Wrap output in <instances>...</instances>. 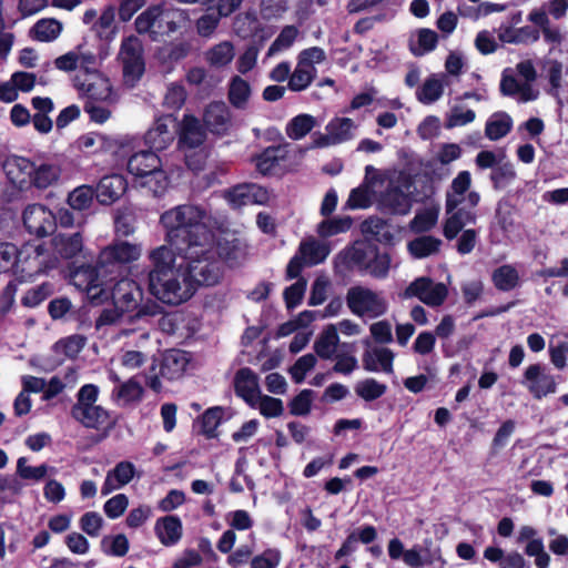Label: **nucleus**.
Returning <instances> with one entry per match:
<instances>
[{
	"mask_svg": "<svg viewBox=\"0 0 568 568\" xmlns=\"http://www.w3.org/2000/svg\"><path fill=\"white\" fill-rule=\"evenodd\" d=\"M205 210L196 205L183 204L165 211L160 222L166 230V241L182 256V270L195 286H214L224 275L222 262L214 257V250L207 248L214 237L204 222Z\"/></svg>",
	"mask_w": 568,
	"mask_h": 568,
	"instance_id": "1",
	"label": "nucleus"
},
{
	"mask_svg": "<svg viewBox=\"0 0 568 568\" xmlns=\"http://www.w3.org/2000/svg\"><path fill=\"white\" fill-rule=\"evenodd\" d=\"M141 255V248L138 244L129 243L128 241H116L113 244L104 247L98 257L97 265L90 274V281L87 286L89 296L98 297L103 290H98L103 281H100L101 275H112L120 264L136 261Z\"/></svg>",
	"mask_w": 568,
	"mask_h": 568,
	"instance_id": "2",
	"label": "nucleus"
},
{
	"mask_svg": "<svg viewBox=\"0 0 568 568\" xmlns=\"http://www.w3.org/2000/svg\"><path fill=\"white\" fill-rule=\"evenodd\" d=\"M149 273V292L160 302L168 305H180L195 294V286L186 278L182 264L178 270L156 275Z\"/></svg>",
	"mask_w": 568,
	"mask_h": 568,
	"instance_id": "3",
	"label": "nucleus"
},
{
	"mask_svg": "<svg viewBox=\"0 0 568 568\" xmlns=\"http://www.w3.org/2000/svg\"><path fill=\"white\" fill-rule=\"evenodd\" d=\"M189 22V14L184 10L165 2L144 10V33H149L153 41L186 28Z\"/></svg>",
	"mask_w": 568,
	"mask_h": 568,
	"instance_id": "4",
	"label": "nucleus"
},
{
	"mask_svg": "<svg viewBox=\"0 0 568 568\" xmlns=\"http://www.w3.org/2000/svg\"><path fill=\"white\" fill-rule=\"evenodd\" d=\"M346 304L349 311L359 317L383 316L388 308L387 301L371 288L355 285L346 294Z\"/></svg>",
	"mask_w": 568,
	"mask_h": 568,
	"instance_id": "5",
	"label": "nucleus"
},
{
	"mask_svg": "<svg viewBox=\"0 0 568 568\" xmlns=\"http://www.w3.org/2000/svg\"><path fill=\"white\" fill-rule=\"evenodd\" d=\"M118 61L122 67L123 83L134 88L142 77V40L136 36H129L122 40Z\"/></svg>",
	"mask_w": 568,
	"mask_h": 568,
	"instance_id": "6",
	"label": "nucleus"
},
{
	"mask_svg": "<svg viewBox=\"0 0 568 568\" xmlns=\"http://www.w3.org/2000/svg\"><path fill=\"white\" fill-rule=\"evenodd\" d=\"M448 296V287L442 282H434L428 276L416 277L402 293V297L418 298L430 307L442 306Z\"/></svg>",
	"mask_w": 568,
	"mask_h": 568,
	"instance_id": "7",
	"label": "nucleus"
},
{
	"mask_svg": "<svg viewBox=\"0 0 568 568\" xmlns=\"http://www.w3.org/2000/svg\"><path fill=\"white\" fill-rule=\"evenodd\" d=\"M463 199L455 197L446 192L445 210L449 216L443 225V234L447 240H454L464 229L466 223H475L476 215L464 207H458Z\"/></svg>",
	"mask_w": 568,
	"mask_h": 568,
	"instance_id": "8",
	"label": "nucleus"
},
{
	"mask_svg": "<svg viewBox=\"0 0 568 568\" xmlns=\"http://www.w3.org/2000/svg\"><path fill=\"white\" fill-rule=\"evenodd\" d=\"M135 294L142 298V288L131 280H121L113 288L112 296L121 312H129L138 308L134 315L128 316V322L132 323L135 318L142 316V307H139Z\"/></svg>",
	"mask_w": 568,
	"mask_h": 568,
	"instance_id": "9",
	"label": "nucleus"
},
{
	"mask_svg": "<svg viewBox=\"0 0 568 568\" xmlns=\"http://www.w3.org/2000/svg\"><path fill=\"white\" fill-rule=\"evenodd\" d=\"M234 393L248 406L255 407L260 394L258 376L250 367H242L236 371L233 378Z\"/></svg>",
	"mask_w": 568,
	"mask_h": 568,
	"instance_id": "10",
	"label": "nucleus"
},
{
	"mask_svg": "<svg viewBox=\"0 0 568 568\" xmlns=\"http://www.w3.org/2000/svg\"><path fill=\"white\" fill-rule=\"evenodd\" d=\"M22 219L30 234L43 237L49 234L54 215L41 204H31L23 211Z\"/></svg>",
	"mask_w": 568,
	"mask_h": 568,
	"instance_id": "11",
	"label": "nucleus"
},
{
	"mask_svg": "<svg viewBox=\"0 0 568 568\" xmlns=\"http://www.w3.org/2000/svg\"><path fill=\"white\" fill-rule=\"evenodd\" d=\"M373 253H376V244L367 241H356L353 245L343 250L338 257L347 271L357 267L361 272L365 271Z\"/></svg>",
	"mask_w": 568,
	"mask_h": 568,
	"instance_id": "12",
	"label": "nucleus"
},
{
	"mask_svg": "<svg viewBox=\"0 0 568 568\" xmlns=\"http://www.w3.org/2000/svg\"><path fill=\"white\" fill-rule=\"evenodd\" d=\"M158 359H153L151 369L155 368ZM190 359L187 353L181 349H169L159 359L160 375L169 381L181 377L186 369Z\"/></svg>",
	"mask_w": 568,
	"mask_h": 568,
	"instance_id": "13",
	"label": "nucleus"
},
{
	"mask_svg": "<svg viewBox=\"0 0 568 568\" xmlns=\"http://www.w3.org/2000/svg\"><path fill=\"white\" fill-rule=\"evenodd\" d=\"M160 163V159L152 152H148L144 149V189H146L154 197L162 196L169 185L168 178L163 170L158 169L156 165Z\"/></svg>",
	"mask_w": 568,
	"mask_h": 568,
	"instance_id": "14",
	"label": "nucleus"
},
{
	"mask_svg": "<svg viewBox=\"0 0 568 568\" xmlns=\"http://www.w3.org/2000/svg\"><path fill=\"white\" fill-rule=\"evenodd\" d=\"M524 377L529 382L528 390L536 399H541L556 392L557 383L554 376L544 374L539 364L529 365L524 373Z\"/></svg>",
	"mask_w": 568,
	"mask_h": 568,
	"instance_id": "15",
	"label": "nucleus"
},
{
	"mask_svg": "<svg viewBox=\"0 0 568 568\" xmlns=\"http://www.w3.org/2000/svg\"><path fill=\"white\" fill-rule=\"evenodd\" d=\"M203 122L212 134L224 135L227 133L231 114L226 104L222 101L211 102L204 110Z\"/></svg>",
	"mask_w": 568,
	"mask_h": 568,
	"instance_id": "16",
	"label": "nucleus"
},
{
	"mask_svg": "<svg viewBox=\"0 0 568 568\" xmlns=\"http://www.w3.org/2000/svg\"><path fill=\"white\" fill-rule=\"evenodd\" d=\"M3 171L9 181L22 190L26 185H30L34 163L27 158L12 155L6 159Z\"/></svg>",
	"mask_w": 568,
	"mask_h": 568,
	"instance_id": "17",
	"label": "nucleus"
},
{
	"mask_svg": "<svg viewBox=\"0 0 568 568\" xmlns=\"http://www.w3.org/2000/svg\"><path fill=\"white\" fill-rule=\"evenodd\" d=\"M174 120L168 116L159 118L154 126L144 132V146H148V152L155 154L156 151H162L173 141V135L169 131V123Z\"/></svg>",
	"mask_w": 568,
	"mask_h": 568,
	"instance_id": "18",
	"label": "nucleus"
},
{
	"mask_svg": "<svg viewBox=\"0 0 568 568\" xmlns=\"http://www.w3.org/2000/svg\"><path fill=\"white\" fill-rule=\"evenodd\" d=\"M51 242L54 254L63 260L78 257L84 248L81 232H61L55 234Z\"/></svg>",
	"mask_w": 568,
	"mask_h": 568,
	"instance_id": "19",
	"label": "nucleus"
},
{
	"mask_svg": "<svg viewBox=\"0 0 568 568\" xmlns=\"http://www.w3.org/2000/svg\"><path fill=\"white\" fill-rule=\"evenodd\" d=\"M154 532L163 546H175L183 536L182 520L176 515L160 517L155 521Z\"/></svg>",
	"mask_w": 568,
	"mask_h": 568,
	"instance_id": "20",
	"label": "nucleus"
},
{
	"mask_svg": "<svg viewBox=\"0 0 568 568\" xmlns=\"http://www.w3.org/2000/svg\"><path fill=\"white\" fill-rule=\"evenodd\" d=\"M205 139V129L200 120L192 114H185L180 124L179 144L183 148L194 149L203 144Z\"/></svg>",
	"mask_w": 568,
	"mask_h": 568,
	"instance_id": "21",
	"label": "nucleus"
},
{
	"mask_svg": "<svg viewBox=\"0 0 568 568\" xmlns=\"http://www.w3.org/2000/svg\"><path fill=\"white\" fill-rule=\"evenodd\" d=\"M379 204L389 214L405 215L410 211L412 197L400 186L389 185L382 193Z\"/></svg>",
	"mask_w": 568,
	"mask_h": 568,
	"instance_id": "22",
	"label": "nucleus"
},
{
	"mask_svg": "<svg viewBox=\"0 0 568 568\" xmlns=\"http://www.w3.org/2000/svg\"><path fill=\"white\" fill-rule=\"evenodd\" d=\"M207 248L214 250V257L230 267H234L240 264L241 258L244 255L243 244L240 239L233 237L227 240L221 237L216 241L215 245H210Z\"/></svg>",
	"mask_w": 568,
	"mask_h": 568,
	"instance_id": "23",
	"label": "nucleus"
},
{
	"mask_svg": "<svg viewBox=\"0 0 568 568\" xmlns=\"http://www.w3.org/2000/svg\"><path fill=\"white\" fill-rule=\"evenodd\" d=\"M72 417L81 423L84 427L100 429L111 424L109 413L99 405L87 407L73 406L71 409Z\"/></svg>",
	"mask_w": 568,
	"mask_h": 568,
	"instance_id": "24",
	"label": "nucleus"
},
{
	"mask_svg": "<svg viewBox=\"0 0 568 568\" xmlns=\"http://www.w3.org/2000/svg\"><path fill=\"white\" fill-rule=\"evenodd\" d=\"M126 183L123 176L112 174L103 176L95 190L98 201L103 205L115 202L125 191Z\"/></svg>",
	"mask_w": 568,
	"mask_h": 568,
	"instance_id": "25",
	"label": "nucleus"
},
{
	"mask_svg": "<svg viewBox=\"0 0 568 568\" xmlns=\"http://www.w3.org/2000/svg\"><path fill=\"white\" fill-rule=\"evenodd\" d=\"M376 538L377 530L373 525H365L356 530H353L343 541L339 549L335 552V560H341L342 558L355 551L356 544L358 541L365 545H369L375 541Z\"/></svg>",
	"mask_w": 568,
	"mask_h": 568,
	"instance_id": "26",
	"label": "nucleus"
},
{
	"mask_svg": "<svg viewBox=\"0 0 568 568\" xmlns=\"http://www.w3.org/2000/svg\"><path fill=\"white\" fill-rule=\"evenodd\" d=\"M287 144L271 145L254 158L256 170L263 175L270 174L287 156Z\"/></svg>",
	"mask_w": 568,
	"mask_h": 568,
	"instance_id": "27",
	"label": "nucleus"
},
{
	"mask_svg": "<svg viewBox=\"0 0 568 568\" xmlns=\"http://www.w3.org/2000/svg\"><path fill=\"white\" fill-rule=\"evenodd\" d=\"M339 336L334 324H328L314 342V352L322 359H332L336 353Z\"/></svg>",
	"mask_w": 568,
	"mask_h": 568,
	"instance_id": "28",
	"label": "nucleus"
},
{
	"mask_svg": "<svg viewBox=\"0 0 568 568\" xmlns=\"http://www.w3.org/2000/svg\"><path fill=\"white\" fill-rule=\"evenodd\" d=\"M140 145L139 136L125 135L118 141V150L122 156L133 152L128 160V171L136 178L142 176V162L140 161V152L136 149Z\"/></svg>",
	"mask_w": 568,
	"mask_h": 568,
	"instance_id": "29",
	"label": "nucleus"
},
{
	"mask_svg": "<svg viewBox=\"0 0 568 568\" xmlns=\"http://www.w3.org/2000/svg\"><path fill=\"white\" fill-rule=\"evenodd\" d=\"M134 475V468L131 463L121 462L119 463L112 471H109L102 488L101 493L103 495H109L114 489L119 488L128 484Z\"/></svg>",
	"mask_w": 568,
	"mask_h": 568,
	"instance_id": "30",
	"label": "nucleus"
},
{
	"mask_svg": "<svg viewBox=\"0 0 568 568\" xmlns=\"http://www.w3.org/2000/svg\"><path fill=\"white\" fill-rule=\"evenodd\" d=\"M444 73L438 78L437 74H430L424 83L416 90V98L423 104H432L436 102L444 93Z\"/></svg>",
	"mask_w": 568,
	"mask_h": 568,
	"instance_id": "31",
	"label": "nucleus"
},
{
	"mask_svg": "<svg viewBox=\"0 0 568 568\" xmlns=\"http://www.w3.org/2000/svg\"><path fill=\"white\" fill-rule=\"evenodd\" d=\"M296 253L305 261L307 266H314L326 260L329 248L327 245L311 239L302 241Z\"/></svg>",
	"mask_w": 568,
	"mask_h": 568,
	"instance_id": "32",
	"label": "nucleus"
},
{
	"mask_svg": "<svg viewBox=\"0 0 568 568\" xmlns=\"http://www.w3.org/2000/svg\"><path fill=\"white\" fill-rule=\"evenodd\" d=\"M224 409L221 406L210 407L199 417V433L207 439L217 438V427L222 423Z\"/></svg>",
	"mask_w": 568,
	"mask_h": 568,
	"instance_id": "33",
	"label": "nucleus"
},
{
	"mask_svg": "<svg viewBox=\"0 0 568 568\" xmlns=\"http://www.w3.org/2000/svg\"><path fill=\"white\" fill-rule=\"evenodd\" d=\"M61 174V170L57 164L40 163L34 164V172H32L30 185L44 190L54 184Z\"/></svg>",
	"mask_w": 568,
	"mask_h": 568,
	"instance_id": "34",
	"label": "nucleus"
},
{
	"mask_svg": "<svg viewBox=\"0 0 568 568\" xmlns=\"http://www.w3.org/2000/svg\"><path fill=\"white\" fill-rule=\"evenodd\" d=\"M494 286L500 292H509L519 285V274L515 266L505 264L491 274Z\"/></svg>",
	"mask_w": 568,
	"mask_h": 568,
	"instance_id": "35",
	"label": "nucleus"
},
{
	"mask_svg": "<svg viewBox=\"0 0 568 568\" xmlns=\"http://www.w3.org/2000/svg\"><path fill=\"white\" fill-rule=\"evenodd\" d=\"M513 129V120L506 112L496 113L486 122L485 134L490 141L506 136Z\"/></svg>",
	"mask_w": 568,
	"mask_h": 568,
	"instance_id": "36",
	"label": "nucleus"
},
{
	"mask_svg": "<svg viewBox=\"0 0 568 568\" xmlns=\"http://www.w3.org/2000/svg\"><path fill=\"white\" fill-rule=\"evenodd\" d=\"M316 125V119L307 113H302L293 119L286 125V134L292 140H301L306 136Z\"/></svg>",
	"mask_w": 568,
	"mask_h": 568,
	"instance_id": "37",
	"label": "nucleus"
},
{
	"mask_svg": "<svg viewBox=\"0 0 568 568\" xmlns=\"http://www.w3.org/2000/svg\"><path fill=\"white\" fill-rule=\"evenodd\" d=\"M442 241L432 235L419 236L408 243V251L416 258H425L439 251Z\"/></svg>",
	"mask_w": 568,
	"mask_h": 568,
	"instance_id": "38",
	"label": "nucleus"
},
{
	"mask_svg": "<svg viewBox=\"0 0 568 568\" xmlns=\"http://www.w3.org/2000/svg\"><path fill=\"white\" fill-rule=\"evenodd\" d=\"M173 250L175 251L171 245L170 248L163 245L153 250L150 253V260L152 261L154 268L150 273H158L156 275L159 276L162 273L176 270L174 267Z\"/></svg>",
	"mask_w": 568,
	"mask_h": 568,
	"instance_id": "39",
	"label": "nucleus"
},
{
	"mask_svg": "<svg viewBox=\"0 0 568 568\" xmlns=\"http://www.w3.org/2000/svg\"><path fill=\"white\" fill-rule=\"evenodd\" d=\"M81 90H83L89 101L101 102L106 101L111 98L112 89L109 81L99 75L92 77V81L82 83Z\"/></svg>",
	"mask_w": 568,
	"mask_h": 568,
	"instance_id": "40",
	"label": "nucleus"
},
{
	"mask_svg": "<svg viewBox=\"0 0 568 568\" xmlns=\"http://www.w3.org/2000/svg\"><path fill=\"white\" fill-rule=\"evenodd\" d=\"M251 95L248 82L239 75H235L230 83L229 101L236 109H243Z\"/></svg>",
	"mask_w": 568,
	"mask_h": 568,
	"instance_id": "41",
	"label": "nucleus"
},
{
	"mask_svg": "<svg viewBox=\"0 0 568 568\" xmlns=\"http://www.w3.org/2000/svg\"><path fill=\"white\" fill-rule=\"evenodd\" d=\"M438 34L430 29L423 28L417 33V44L410 42L409 51L415 57H422L436 49Z\"/></svg>",
	"mask_w": 568,
	"mask_h": 568,
	"instance_id": "42",
	"label": "nucleus"
},
{
	"mask_svg": "<svg viewBox=\"0 0 568 568\" xmlns=\"http://www.w3.org/2000/svg\"><path fill=\"white\" fill-rule=\"evenodd\" d=\"M516 213V207L510 203L509 200L501 199L497 203V207L495 211V220L498 227L504 233H509L514 231L515 227V219L514 215Z\"/></svg>",
	"mask_w": 568,
	"mask_h": 568,
	"instance_id": "43",
	"label": "nucleus"
},
{
	"mask_svg": "<svg viewBox=\"0 0 568 568\" xmlns=\"http://www.w3.org/2000/svg\"><path fill=\"white\" fill-rule=\"evenodd\" d=\"M355 123L349 118H333L326 125V131L332 133L335 142L341 144L353 138Z\"/></svg>",
	"mask_w": 568,
	"mask_h": 568,
	"instance_id": "44",
	"label": "nucleus"
},
{
	"mask_svg": "<svg viewBox=\"0 0 568 568\" xmlns=\"http://www.w3.org/2000/svg\"><path fill=\"white\" fill-rule=\"evenodd\" d=\"M387 390V386L375 378H365L355 385V393L365 402L381 398Z\"/></svg>",
	"mask_w": 568,
	"mask_h": 568,
	"instance_id": "45",
	"label": "nucleus"
},
{
	"mask_svg": "<svg viewBox=\"0 0 568 568\" xmlns=\"http://www.w3.org/2000/svg\"><path fill=\"white\" fill-rule=\"evenodd\" d=\"M517 178V172L511 162L496 165L489 175L494 190H503Z\"/></svg>",
	"mask_w": 568,
	"mask_h": 568,
	"instance_id": "46",
	"label": "nucleus"
},
{
	"mask_svg": "<svg viewBox=\"0 0 568 568\" xmlns=\"http://www.w3.org/2000/svg\"><path fill=\"white\" fill-rule=\"evenodd\" d=\"M317 71L306 68L304 64H297L295 70L291 73L288 80V89L293 92H301L307 89L316 77Z\"/></svg>",
	"mask_w": 568,
	"mask_h": 568,
	"instance_id": "47",
	"label": "nucleus"
},
{
	"mask_svg": "<svg viewBox=\"0 0 568 568\" xmlns=\"http://www.w3.org/2000/svg\"><path fill=\"white\" fill-rule=\"evenodd\" d=\"M390 262V255L387 252L381 253L376 245V253L372 254L364 272H368L375 278H385L388 275Z\"/></svg>",
	"mask_w": 568,
	"mask_h": 568,
	"instance_id": "48",
	"label": "nucleus"
},
{
	"mask_svg": "<svg viewBox=\"0 0 568 568\" xmlns=\"http://www.w3.org/2000/svg\"><path fill=\"white\" fill-rule=\"evenodd\" d=\"M234 58V47L231 42L224 41L215 44L206 54L212 67L221 68L227 65Z\"/></svg>",
	"mask_w": 568,
	"mask_h": 568,
	"instance_id": "49",
	"label": "nucleus"
},
{
	"mask_svg": "<svg viewBox=\"0 0 568 568\" xmlns=\"http://www.w3.org/2000/svg\"><path fill=\"white\" fill-rule=\"evenodd\" d=\"M315 392L310 388L302 389L287 404L293 416H306L312 410Z\"/></svg>",
	"mask_w": 568,
	"mask_h": 568,
	"instance_id": "50",
	"label": "nucleus"
},
{
	"mask_svg": "<svg viewBox=\"0 0 568 568\" xmlns=\"http://www.w3.org/2000/svg\"><path fill=\"white\" fill-rule=\"evenodd\" d=\"M62 26L55 19H42L39 20L31 29L34 38L39 41H52L61 32Z\"/></svg>",
	"mask_w": 568,
	"mask_h": 568,
	"instance_id": "51",
	"label": "nucleus"
},
{
	"mask_svg": "<svg viewBox=\"0 0 568 568\" xmlns=\"http://www.w3.org/2000/svg\"><path fill=\"white\" fill-rule=\"evenodd\" d=\"M95 191L92 186L81 185L68 196V203L73 210L83 211L91 206Z\"/></svg>",
	"mask_w": 568,
	"mask_h": 568,
	"instance_id": "52",
	"label": "nucleus"
},
{
	"mask_svg": "<svg viewBox=\"0 0 568 568\" xmlns=\"http://www.w3.org/2000/svg\"><path fill=\"white\" fill-rule=\"evenodd\" d=\"M351 225L352 219L349 216L323 220L318 224L317 233L322 237H331L333 235L346 232Z\"/></svg>",
	"mask_w": 568,
	"mask_h": 568,
	"instance_id": "53",
	"label": "nucleus"
},
{
	"mask_svg": "<svg viewBox=\"0 0 568 568\" xmlns=\"http://www.w3.org/2000/svg\"><path fill=\"white\" fill-rule=\"evenodd\" d=\"M547 78L549 81V90L547 91L554 98H559V90L562 82V62L557 59H549L546 61Z\"/></svg>",
	"mask_w": 568,
	"mask_h": 568,
	"instance_id": "54",
	"label": "nucleus"
},
{
	"mask_svg": "<svg viewBox=\"0 0 568 568\" xmlns=\"http://www.w3.org/2000/svg\"><path fill=\"white\" fill-rule=\"evenodd\" d=\"M438 210L429 207L422 212L416 213L410 222V227L416 233H425L430 231L437 223Z\"/></svg>",
	"mask_w": 568,
	"mask_h": 568,
	"instance_id": "55",
	"label": "nucleus"
},
{
	"mask_svg": "<svg viewBox=\"0 0 568 568\" xmlns=\"http://www.w3.org/2000/svg\"><path fill=\"white\" fill-rule=\"evenodd\" d=\"M306 286V280L301 277L284 290L283 298L287 310H293L302 303Z\"/></svg>",
	"mask_w": 568,
	"mask_h": 568,
	"instance_id": "56",
	"label": "nucleus"
},
{
	"mask_svg": "<svg viewBox=\"0 0 568 568\" xmlns=\"http://www.w3.org/2000/svg\"><path fill=\"white\" fill-rule=\"evenodd\" d=\"M261 29L260 21L254 14L237 16L234 21L236 34L243 39L254 36Z\"/></svg>",
	"mask_w": 568,
	"mask_h": 568,
	"instance_id": "57",
	"label": "nucleus"
},
{
	"mask_svg": "<svg viewBox=\"0 0 568 568\" xmlns=\"http://www.w3.org/2000/svg\"><path fill=\"white\" fill-rule=\"evenodd\" d=\"M53 294V287L50 283H42L26 292L21 300L22 305L36 307Z\"/></svg>",
	"mask_w": 568,
	"mask_h": 568,
	"instance_id": "58",
	"label": "nucleus"
},
{
	"mask_svg": "<svg viewBox=\"0 0 568 568\" xmlns=\"http://www.w3.org/2000/svg\"><path fill=\"white\" fill-rule=\"evenodd\" d=\"M316 356L314 354H305L297 358L294 365L290 368L292 379L300 384L305 379L306 374L316 365Z\"/></svg>",
	"mask_w": 568,
	"mask_h": 568,
	"instance_id": "59",
	"label": "nucleus"
},
{
	"mask_svg": "<svg viewBox=\"0 0 568 568\" xmlns=\"http://www.w3.org/2000/svg\"><path fill=\"white\" fill-rule=\"evenodd\" d=\"M258 409L265 418L280 417L284 412V405L281 398L268 395H260L257 397Z\"/></svg>",
	"mask_w": 568,
	"mask_h": 568,
	"instance_id": "60",
	"label": "nucleus"
},
{
	"mask_svg": "<svg viewBox=\"0 0 568 568\" xmlns=\"http://www.w3.org/2000/svg\"><path fill=\"white\" fill-rule=\"evenodd\" d=\"M22 490V483L16 476L0 477V503H11Z\"/></svg>",
	"mask_w": 568,
	"mask_h": 568,
	"instance_id": "61",
	"label": "nucleus"
},
{
	"mask_svg": "<svg viewBox=\"0 0 568 568\" xmlns=\"http://www.w3.org/2000/svg\"><path fill=\"white\" fill-rule=\"evenodd\" d=\"M298 34L297 28L294 26L284 27L276 39L268 48L267 55H272L275 52L290 48Z\"/></svg>",
	"mask_w": 568,
	"mask_h": 568,
	"instance_id": "62",
	"label": "nucleus"
},
{
	"mask_svg": "<svg viewBox=\"0 0 568 568\" xmlns=\"http://www.w3.org/2000/svg\"><path fill=\"white\" fill-rule=\"evenodd\" d=\"M102 548L106 554L113 556H124L129 549L128 538L123 534L116 536H105L101 541Z\"/></svg>",
	"mask_w": 568,
	"mask_h": 568,
	"instance_id": "63",
	"label": "nucleus"
},
{
	"mask_svg": "<svg viewBox=\"0 0 568 568\" xmlns=\"http://www.w3.org/2000/svg\"><path fill=\"white\" fill-rule=\"evenodd\" d=\"M281 561V552L268 548L251 560V568H276Z\"/></svg>",
	"mask_w": 568,
	"mask_h": 568,
	"instance_id": "64",
	"label": "nucleus"
}]
</instances>
